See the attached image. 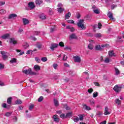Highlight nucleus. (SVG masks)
<instances>
[{
  "mask_svg": "<svg viewBox=\"0 0 124 124\" xmlns=\"http://www.w3.org/2000/svg\"><path fill=\"white\" fill-rule=\"evenodd\" d=\"M22 72L24 73V74H26V75H36V73L32 72L31 68H29L28 69L23 70Z\"/></svg>",
  "mask_w": 124,
  "mask_h": 124,
  "instance_id": "f257e3e1",
  "label": "nucleus"
},
{
  "mask_svg": "<svg viewBox=\"0 0 124 124\" xmlns=\"http://www.w3.org/2000/svg\"><path fill=\"white\" fill-rule=\"evenodd\" d=\"M77 25L78 27V28H80L82 30H86V26L84 24V19H80Z\"/></svg>",
  "mask_w": 124,
  "mask_h": 124,
  "instance_id": "f03ea898",
  "label": "nucleus"
},
{
  "mask_svg": "<svg viewBox=\"0 0 124 124\" xmlns=\"http://www.w3.org/2000/svg\"><path fill=\"white\" fill-rule=\"evenodd\" d=\"M122 89H123V86L121 84L116 85L113 88V90L116 93H120L122 91Z\"/></svg>",
  "mask_w": 124,
  "mask_h": 124,
  "instance_id": "7ed1b4c3",
  "label": "nucleus"
},
{
  "mask_svg": "<svg viewBox=\"0 0 124 124\" xmlns=\"http://www.w3.org/2000/svg\"><path fill=\"white\" fill-rule=\"evenodd\" d=\"M108 46H109L108 44L102 45L101 46L99 45H97L95 47V50L100 51V50L102 49V48H104V47H108Z\"/></svg>",
  "mask_w": 124,
  "mask_h": 124,
  "instance_id": "20e7f679",
  "label": "nucleus"
},
{
  "mask_svg": "<svg viewBox=\"0 0 124 124\" xmlns=\"http://www.w3.org/2000/svg\"><path fill=\"white\" fill-rule=\"evenodd\" d=\"M1 55H2V58L3 60L5 61V60H7V55H6V52L3 51H0Z\"/></svg>",
  "mask_w": 124,
  "mask_h": 124,
  "instance_id": "39448f33",
  "label": "nucleus"
},
{
  "mask_svg": "<svg viewBox=\"0 0 124 124\" xmlns=\"http://www.w3.org/2000/svg\"><path fill=\"white\" fill-rule=\"evenodd\" d=\"M9 42L11 44H14V45L17 44V40H16L14 38H10Z\"/></svg>",
  "mask_w": 124,
  "mask_h": 124,
  "instance_id": "423d86ee",
  "label": "nucleus"
},
{
  "mask_svg": "<svg viewBox=\"0 0 124 124\" xmlns=\"http://www.w3.org/2000/svg\"><path fill=\"white\" fill-rule=\"evenodd\" d=\"M10 36V35L9 34V33H6L1 36L0 38H1L2 39H8V38H9Z\"/></svg>",
  "mask_w": 124,
  "mask_h": 124,
  "instance_id": "0eeeda50",
  "label": "nucleus"
},
{
  "mask_svg": "<svg viewBox=\"0 0 124 124\" xmlns=\"http://www.w3.org/2000/svg\"><path fill=\"white\" fill-rule=\"evenodd\" d=\"M74 62H81V58L80 57L77 56L74 57Z\"/></svg>",
  "mask_w": 124,
  "mask_h": 124,
  "instance_id": "6e6552de",
  "label": "nucleus"
},
{
  "mask_svg": "<svg viewBox=\"0 0 124 124\" xmlns=\"http://www.w3.org/2000/svg\"><path fill=\"white\" fill-rule=\"evenodd\" d=\"M17 17V15L12 14L10 15H9L8 19H10L11 20H13L15 19V18Z\"/></svg>",
  "mask_w": 124,
  "mask_h": 124,
  "instance_id": "1a4fd4ad",
  "label": "nucleus"
},
{
  "mask_svg": "<svg viewBox=\"0 0 124 124\" xmlns=\"http://www.w3.org/2000/svg\"><path fill=\"white\" fill-rule=\"evenodd\" d=\"M28 6L30 8V9H33L34 7H35V5H34V3L32 2H30L28 3Z\"/></svg>",
  "mask_w": 124,
  "mask_h": 124,
  "instance_id": "9d476101",
  "label": "nucleus"
},
{
  "mask_svg": "<svg viewBox=\"0 0 124 124\" xmlns=\"http://www.w3.org/2000/svg\"><path fill=\"white\" fill-rule=\"evenodd\" d=\"M114 70L115 72V75H116V76H118L121 74V71L120 70H119V69H118V68L114 67Z\"/></svg>",
  "mask_w": 124,
  "mask_h": 124,
  "instance_id": "9b49d317",
  "label": "nucleus"
},
{
  "mask_svg": "<svg viewBox=\"0 0 124 124\" xmlns=\"http://www.w3.org/2000/svg\"><path fill=\"white\" fill-rule=\"evenodd\" d=\"M58 46H59L58 44H51V46H50V49L52 50V51H54V50H55V48L58 47Z\"/></svg>",
  "mask_w": 124,
  "mask_h": 124,
  "instance_id": "f8f14e48",
  "label": "nucleus"
},
{
  "mask_svg": "<svg viewBox=\"0 0 124 124\" xmlns=\"http://www.w3.org/2000/svg\"><path fill=\"white\" fill-rule=\"evenodd\" d=\"M53 119H54V121L55 122V123H59V122H60V119L58 117L57 115H54Z\"/></svg>",
  "mask_w": 124,
  "mask_h": 124,
  "instance_id": "ddd939ff",
  "label": "nucleus"
},
{
  "mask_svg": "<svg viewBox=\"0 0 124 124\" xmlns=\"http://www.w3.org/2000/svg\"><path fill=\"white\" fill-rule=\"evenodd\" d=\"M108 17L110 19V20H112V21H115V18L113 17V14L111 12H108Z\"/></svg>",
  "mask_w": 124,
  "mask_h": 124,
  "instance_id": "4468645a",
  "label": "nucleus"
},
{
  "mask_svg": "<svg viewBox=\"0 0 124 124\" xmlns=\"http://www.w3.org/2000/svg\"><path fill=\"white\" fill-rule=\"evenodd\" d=\"M108 110H109V108H108V107H106L105 108V112H104V115L105 116H107V115H109L111 114V112H109Z\"/></svg>",
  "mask_w": 124,
  "mask_h": 124,
  "instance_id": "2eb2a0df",
  "label": "nucleus"
},
{
  "mask_svg": "<svg viewBox=\"0 0 124 124\" xmlns=\"http://www.w3.org/2000/svg\"><path fill=\"white\" fill-rule=\"evenodd\" d=\"M45 34V32L43 31H35L34 35H44Z\"/></svg>",
  "mask_w": 124,
  "mask_h": 124,
  "instance_id": "dca6fc26",
  "label": "nucleus"
},
{
  "mask_svg": "<svg viewBox=\"0 0 124 124\" xmlns=\"http://www.w3.org/2000/svg\"><path fill=\"white\" fill-rule=\"evenodd\" d=\"M108 56L109 57H115L116 55L115 54V53H114V51L110 50L108 51Z\"/></svg>",
  "mask_w": 124,
  "mask_h": 124,
  "instance_id": "f3484780",
  "label": "nucleus"
},
{
  "mask_svg": "<svg viewBox=\"0 0 124 124\" xmlns=\"http://www.w3.org/2000/svg\"><path fill=\"white\" fill-rule=\"evenodd\" d=\"M33 68L36 71H39L40 70V66L38 65H35Z\"/></svg>",
  "mask_w": 124,
  "mask_h": 124,
  "instance_id": "a211bd4d",
  "label": "nucleus"
},
{
  "mask_svg": "<svg viewBox=\"0 0 124 124\" xmlns=\"http://www.w3.org/2000/svg\"><path fill=\"white\" fill-rule=\"evenodd\" d=\"M93 12L95 14H99L100 13V9L97 8L93 10Z\"/></svg>",
  "mask_w": 124,
  "mask_h": 124,
  "instance_id": "6ab92c4d",
  "label": "nucleus"
},
{
  "mask_svg": "<svg viewBox=\"0 0 124 124\" xmlns=\"http://www.w3.org/2000/svg\"><path fill=\"white\" fill-rule=\"evenodd\" d=\"M23 22L24 25H28V24H29V23L30 22L28 19L25 18H23Z\"/></svg>",
  "mask_w": 124,
  "mask_h": 124,
  "instance_id": "aec40b11",
  "label": "nucleus"
},
{
  "mask_svg": "<svg viewBox=\"0 0 124 124\" xmlns=\"http://www.w3.org/2000/svg\"><path fill=\"white\" fill-rule=\"evenodd\" d=\"M70 16H71V14L70 12H68L65 15V20H67V19L70 18Z\"/></svg>",
  "mask_w": 124,
  "mask_h": 124,
  "instance_id": "412c9836",
  "label": "nucleus"
},
{
  "mask_svg": "<svg viewBox=\"0 0 124 124\" xmlns=\"http://www.w3.org/2000/svg\"><path fill=\"white\" fill-rule=\"evenodd\" d=\"M54 105L56 107H58L59 106V101L57 99H54Z\"/></svg>",
  "mask_w": 124,
  "mask_h": 124,
  "instance_id": "4be33fe9",
  "label": "nucleus"
},
{
  "mask_svg": "<svg viewBox=\"0 0 124 124\" xmlns=\"http://www.w3.org/2000/svg\"><path fill=\"white\" fill-rule=\"evenodd\" d=\"M70 38L71 39H77V36L75 34H72L70 35Z\"/></svg>",
  "mask_w": 124,
  "mask_h": 124,
  "instance_id": "5701e85b",
  "label": "nucleus"
},
{
  "mask_svg": "<svg viewBox=\"0 0 124 124\" xmlns=\"http://www.w3.org/2000/svg\"><path fill=\"white\" fill-rule=\"evenodd\" d=\"M2 107H3V108H6L7 109H9V108H10V106L7 105L5 103H3L2 104Z\"/></svg>",
  "mask_w": 124,
  "mask_h": 124,
  "instance_id": "b1692460",
  "label": "nucleus"
},
{
  "mask_svg": "<svg viewBox=\"0 0 124 124\" xmlns=\"http://www.w3.org/2000/svg\"><path fill=\"white\" fill-rule=\"evenodd\" d=\"M10 62H11V63H15L17 62V59L12 58L10 60Z\"/></svg>",
  "mask_w": 124,
  "mask_h": 124,
  "instance_id": "393cba45",
  "label": "nucleus"
},
{
  "mask_svg": "<svg viewBox=\"0 0 124 124\" xmlns=\"http://www.w3.org/2000/svg\"><path fill=\"white\" fill-rule=\"evenodd\" d=\"M16 52H17V53H20L19 56H22V55H24V54H25L24 51H21V50L19 49H16Z\"/></svg>",
  "mask_w": 124,
  "mask_h": 124,
  "instance_id": "a878e982",
  "label": "nucleus"
},
{
  "mask_svg": "<svg viewBox=\"0 0 124 124\" xmlns=\"http://www.w3.org/2000/svg\"><path fill=\"white\" fill-rule=\"evenodd\" d=\"M83 107L85 110H87L88 111H89V110H92V108H91L90 107L87 106V105H84Z\"/></svg>",
  "mask_w": 124,
  "mask_h": 124,
  "instance_id": "bb28decb",
  "label": "nucleus"
},
{
  "mask_svg": "<svg viewBox=\"0 0 124 124\" xmlns=\"http://www.w3.org/2000/svg\"><path fill=\"white\" fill-rule=\"evenodd\" d=\"M11 115H12V112H7L5 113L4 116L5 117H9L11 116Z\"/></svg>",
  "mask_w": 124,
  "mask_h": 124,
  "instance_id": "cd10ccee",
  "label": "nucleus"
},
{
  "mask_svg": "<svg viewBox=\"0 0 124 124\" xmlns=\"http://www.w3.org/2000/svg\"><path fill=\"white\" fill-rule=\"evenodd\" d=\"M40 18L42 19V20H45V19H46V16L44 14H42L40 15Z\"/></svg>",
  "mask_w": 124,
  "mask_h": 124,
  "instance_id": "c85d7f7f",
  "label": "nucleus"
},
{
  "mask_svg": "<svg viewBox=\"0 0 124 124\" xmlns=\"http://www.w3.org/2000/svg\"><path fill=\"white\" fill-rule=\"evenodd\" d=\"M43 2V1L41 0H36V1H35V3H36V4H37V5H40V4H41V3H42Z\"/></svg>",
  "mask_w": 124,
  "mask_h": 124,
  "instance_id": "c756f323",
  "label": "nucleus"
},
{
  "mask_svg": "<svg viewBox=\"0 0 124 124\" xmlns=\"http://www.w3.org/2000/svg\"><path fill=\"white\" fill-rule=\"evenodd\" d=\"M58 11L59 13H62V12L64 11V9L62 8H59L58 9Z\"/></svg>",
  "mask_w": 124,
  "mask_h": 124,
  "instance_id": "7c9ffc66",
  "label": "nucleus"
},
{
  "mask_svg": "<svg viewBox=\"0 0 124 124\" xmlns=\"http://www.w3.org/2000/svg\"><path fill=\"white\" fill-rule=\"evenodd\" d=\"M12 100V97H10L7 99V102L8 104H11V101Z\"/></svg>",
  "mask_w": 124,
  "mask_h": 124,
  "instance_id": "2f4dec72",
  "label": "nucleus"
},
{
  "mask_svg": "<svg viewBox=\"0 0 124 124\" xmlns=\"http://www.w3.org/2000/svg\"><path fill=\"white\" fill-rule=\"evenodd\" d=\"M53 67L54 68V69L57 70L59 67V65H58L57 63H54L53 64Z\"/></svg>",
  "mask_w": 124,
  "mask_h": 124,
  "instance_id": "473e14b6",
  "label": "nucleus"
},
{
  "mask_svg": "<svg viewBox=\"0 0 124 124\" xmlns=\"http://www.w3.org/2000/svg\"><path fill=\"white\" fill-rule=\"evenodd\" d=\"M115 103L118 104V105H121V101L119 99H116L115 100Z\"/></svg>",
  "mask_w": 124,
  "mask_h": 124,
  "instance_id": "72a5a7b5",
  "label": "nucleus"
},
{
  "mask_svg": "<svg viewBox=\"0 0 124 124\" xmlns=\"http://www.w3.org/2000/svg\"><path fill=\"white\" fill-rule=\"evenodd\" d=\"M64 50H69L70 51H71V47L70 46H65L64 48Z\"/></svg>",
  "mask_w": 124,
  "mask_h": 124,
  "instance_id": "f704fd0d",
  "label": "nucleus"
},
{
  "mask_svg": "<svg viewBox=\"0 0 124 124\" xmlns=\"http://www.w3.org/2000/svg\"><path fill=\"white\" fill-rule=\"evenodd\" d=\"M88 48L90 50H93V46L92 44H89L88 45Z\"/></svg>",
  "mask_w": 124,
  "mask_h": 124,
  "instance_id": "c9c22d12",
  "label": "nucleus"
},
{
  "mask_svg": "<svg viewBox=\"0 0 124 124\" xmlns=\"http://www.w3.org/2000/svg\"><path fill=\"white\" fill-rule=\"evenodd\" d=\"M95 37H101V34L100 33H97L95 34Z\"/></svg>",
  "mask_w": 124,
  "mask_h": 124,
  "instance_id": "e433bc0d",
  "label": "nucleus"
},
{
  "mask_svg": "<svg viewBox=\"0 0 124 124\" xmlns=\"http://www.w3.org/2000/svg\"><path fill=\"white\" fill-rule=\"evenodd\" d=\"M47 58L46 57H42L41 58L42 62H47Z\"/></svg>",
  "mask_w": 124,
  "mask_h": 124,
  "instance_id": "4c0bfd02",
  "label": "nucleus"
},
{
  "mask_svg": "<svg viewBox=\"0 0 124 124\" xmlns=\"http://www.w3.org/2000/svg\"><path fill=\"white\" fill-rule=\"evenodd\" d=\"M62 57V61H66V60H67V56H66V55H65V54H63Z\"/></svg>",
  "mask_w": 124,
  "mask_h": 124,
  "instance_id": "58836bf2",
  "label": "nucleus"
},
{
  "mask_svg": "<svg viewBox=\"0 0 124 124\" xmlns=\"http://www.w3.org/2000/svg\"><path fill=\"white\" fill-rule=\"evenodd\" d=\"M67 23H68V24H74V21L73 20H68L67 21Z\"/></svg>",
  "mask_w": 124,
  "mask_h": 124,
  "instance_id": "ea45409f",
  "label": "nucleus"
},
{
  "mask_svg": "<svg viewBox=\"0 0 124 124\" xmlns=\"http://www.w3.org/2000/svg\"><path fill=\"white\" fill-rule=\"evenodd\" d=\"M43 100V96H41L38 99V102H41Z\"/></svg>",
  "mask_w": 124,
  "mask_h": 124,
  "instance_id": "a19ab883",
  "label": "nucleus"
},
{
  "mask_svg": "<svg viewBox=\"0 0 124 124\" xmlns=\"http://www.w3.org/2000/svg\"><path fill=\"white\" fill-rule=\"evenodd\" d=\"M98 95V93L97 92H94L93 93V97L95 98Z\"/></svg>",
  "mask_w": 124,
  "mask_h": 124,
  "instance_id": "79ce46f5",
  "label": "nucleus"
},
{
  "mask_svg": "<svg viewBox=\"0 0 124 124\" xmlns=\"http://www.w3.org/2000/svg\"><path fill=\"white\" fill-rule=\"evenodd\" d=\"M22 103V101H21V100H17L16 101V104H21Z\"/></svg>",
  "mask_w": 124,
  "mask_h": 124,
  "instance_id": "37998d69",
  "label": "nucleus"
},
{
  "mask_svg": "<svg viewBox=\"0 0 124 124\" xmlns=\"http://www.w3.org/2000/svg\"><path fill=\"white\" fill-rule=\"evenodd\" d=\"M59 45L60 47H64V44L62 42H60Z\"/></svg>",
  "mask_w": 124,
  "mask_h": 124,
  "instance_id": "c03bdc74",
  "label": "nucleus"
},
{
  "mask_svg": "<svg viewBox=\"0 0 124 124\" xmlns=\"http://www.w3.org/2000/svg\"><path fill=\"white\" fill-rule=\"evenodd\" d=\"M53 13H54V11H53V9H49V15H53Z\"/></svg>",
  "mask_w": 124,
  "mask_h": 124,
  "instance_id": "a18cd8bd",
  "label": "nucleus"
},
{
  "mask_svg": "<svg viewBox=\"0 0 124 124\" xmlns=\"http://www.w3.org/2000/svg\"><path fill=\"white\" fill-rule=\"evenodd\" d=\"M26 54L27 55H31V54H32V50H29L28 51H27Z\"/></svg>",
  "mask_w": 124,
  "mask_h": 124,
  "instance_id": "49530a36",
  "label": "nucleus"
},
{
  "mask_svg": "<svg viewBox=\"0 0 124 124\" xmlns=\"http://www.w3.org/2000/svg\"><path fill=\"white\" fill-rule=\"evenodd\" d=\"M60 118H62V119H63L64 118H66V116L65 114L62 113L60 115Z\"/></svg>",
  "mask_w": 124,
  "mask_h": 124,
  "instance_id": "de8ad7c7",
  "label": "nucleus"
},
{
  "mask_svg": "<svg viewBox=\"0 0 124 124\" xmlns=\"http://www.w3.org/2000/svg\"><path fill=\"white\" fill-rule=\"evenodd\" d=\"M4 68V64L0 63V69H3Z\"/></svg>",
  "mask_w": 124,
  "mask_h": 124,
  "instance_id": "09e8293b",
  "label": "nucleus"
},
{
  "mask_svg": "<svg viewBox=\"0 0 124 124\" xmlns=\"http://www.w3.org/2000/svg\"><path fill=\"white\" fill-rule=\"evenodd\" d=\"M109 62H110V59H109V58H106V59L104 61V62L106 63H108Z\"/></svg>",
  "mask_w": 124,
  "mask_h": 124,
  "instance_id": "8fccbe9b",
  "label": "nucleus"
},
{
  "mask_svg": "<svg viewBox=\"0 0 124 124\" xmlns=\"http://www.w3.org/2000/svg\"><path fill=\"white\" fill-rule=\"evenodd\" d=\"M74 121L75 123H77V122H79V118L78 117H76L74 118Z\"/></svg>",
  "mask_w": 124,
  "mask_h": 124,
  "instance_id": "3c124183",
  "label": "nucleus"
},
{
  "mask_svg": "<svg viewBox=\"0 0 124 124\" xmlns=\"http://www.w3.org/2000/svg\"><path fill=\"white\" fill-rule=\"evenodd\" d=\"M56 30V26H54L53 28H51L50 29V32H53Z\"/></svg>",
  "mask_w": 124,
  "mask_h": 124,
  "instance_id": "603ef678",
  "label": "nucleus"
},
{
  "mask_svg": "<svg viewBox=\"0 0 124 124\" xmlns=\"http://www.w3.org/2000/svg\"><path fill=\"white\" fill-rule=\"evenodd\" d=\"M34 107V106L33 104H31L29 107V110L31 111V110H32V108Z\"/></svg>",
  "mask_w": 124,
  "mask_h": 124,
  "instance_id": "864d4df0",
  "label": "nucleus"
},
{
  "mask_svg": "<svg viewBox=\"0 0 124 124\" xmlns=\"http://www.w3.org/2000/svg\"><path fill=\"white\" fill-rule=\"evenodd\" d=\"M30 46L29 45V44L28 43H25V45H24V47L25 48V49H27V48H28V47Z\"/></svg>",
  "mask_w": 124,
  "mask_h": 124,
  "instance_id": "5fc2aeb1",
  "label": "nucleus"
},
{
  "mask_svg": "<svg viewBox=\"0 0 124 124\" xmlns=\"http://www.w3.org/2000/svg\"><path fill=\"white\" fill-rule=\"evenodd\" d=\"M88 92L89 93H92V92H93V89L92 88L88 89Z\"/></svg>",
  "mask_w": 124,
  "mask_h": 124,
  "instance_id": "6e6d98bb",
  "label": "nucleus"
},
{
  "mask_svg": "<svg viewBox=\"0 0 124 124\" xmlns=\"http://www.w3.org/2000/svg\"><path fill=\"white\" fill-rule=\"evenodd\" d=\"M78 116L79 117L80 121H83V119H84V116L82 115H78Z\"/></svg>",
  "mask_w": 124,
  "mask_h": 124,
  "instance_id": "4d7b16f0",
  "label": "nucleus"
},
{
  "mask_svg": "<svg viewBox=\"0 0 124 124\" xmlns=\"http://www.w3.org/2000/svg\"><path fill=\"white\" fill-rule=\"evenodd\" d=\"M64 108L66 109V110H70V107L67 106L66 105L64 106Z\"/></svg>",
  "mask_w": 124,
  "mask_h": 124,
  "instance_id": "13d9d810",
  "label": "nucleus"
},
{
  "mask_svg": "<svg viewBox=\"0 0 124 124\" xmlns=\"http://www.w3.org/2000/svg\"><path fill=\"white\" fill-rule=\"evenodd\" d=\"M30 39H31V40H33L34 41H35L36 40V38L33 36H31Z\"/></svg>",
  "mask_w": 124,
  "mask_h": 124,
  "instance_id": "bf43d9fd",
  "label": "nucleus"
},
{
  "mask_svg": "<svg viewBox=\"0 0 124 124\" xmlns=\"http://www.w3.org/2000/svg\"><path fill=\"white\" fill-rule=\"evenodd\" d=\"M4 13H5V10H0V14H4Z\"/></svg>",
  "mask_w": 124,
  "mask_h": 124,
  "instance_id": "052dcab7",
  "label": "nucleus"
},
{
  "mask_svg": "<svg viewBox=\"0 0 124 124\" xmlns=\"http://www.w3.org/2000/svg\"><path fill=\"white\" fill-rule=\"evenodd\" d=\"M62 6H63V5H62V3H59L58 5V7L59 8H62Z\"/></svg>",
  "mask_w": 124,
  "mask_h": 124,
  "instance_id": "680f3d73",
  "label": "nucleus"
},
{
  "mask_svg": "<svg viewBox=\"0 0 124 124\" xmlns=\"http://www.w3.org/2000/svg\"><path fill=\"white\" fill-rule=\"evenodd\" d=\"M116 7H117V6H116V5H115V4H113L111 6V8L112 9H114L115 8H116Z\"/></svg>",
  "mask_w": 124,
  "mask_h": 124,
  "instance_id": "e2e57ef3",
  "label": "nucleus"
},
{
  "mask_svg": "<svg viewBox=\"0 0 124 124\" xmlns=\"http://www.w3.org/2000/svg\"><path fill=\"white\" fill-rule=\"evenodd\" d=\"M71 112H68L66 114V117H71Z\"/></svg>",
  "mask_w": 124,
  "mask_h": 124,
  "instance_id": "0e129e2a",
  "label": "nucleus"
},
{
  "mask_svg": "<svg viewBox=\"0 0 124 124\" xmlns=\"http://www.w3.org/2000/svg\"><path fill=\"white\" fill-rule=\"evenodd\" d=\"M17 120H18V118H17V117L16 116H15L13 118V121L15 122H17Z\"/></svg>",
  "mask_w": 124,
  "mask_h": 124,
  "instance_id": "69168bd1",
  "label": "nucleus"
},
{
  "mask_svg": "<svg viewBox=\"0 0 124 124\" xmlns=\"http://www.w3.org/2000/svg\"><path fill=\"white\" fill-rule=\"evenodd\" d=\"M35 60L37 62H40V59L38 57H35Z\"/></svg>",
  "mask_w": 124,
  "mask_h": 124,
  "instance_id": "338daca9",
  "label": "nucleus"
},
{
  "mask_svg": "<svg viewBox=\"0 0 124 124\" xmlns=\"http://www.w3.org/2000/svg\"><path fill=\"white\" fill-rule=\"evenodd\" d=\"M64 66L65 67H69V65L67 63H64Z\"/></svg>",
  "mask_w": 124,
  "mask_h": 124,
  "instance_id": "774afa93",
  "label": "nucleus"
}]
</instances>
